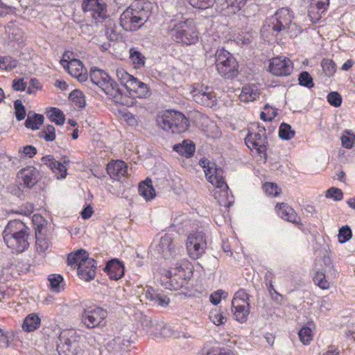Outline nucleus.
<instances>
[{"mask_svg": "<svg viewBox=\"0 0 355 355\" xmlns=\"http://www.w3.org/2000/svg\"><path fill=\"white\" fill-rule=\"evenodd\" d=\"M3 237L12 252L21 253L29 247V229L19 220H10L6 225Z\"/></svg>", "mask_w": 355, "mask_h": 355, "instance_id": "obj_1", "label": "nucleus"}, {"mask_svg": "<svg viewBox=\"0 0 355 355\" xmlns=\"http://www.w3.org/2000/svg\"><path fill=\"white\" fill-rule=\"evenodd\" d=\"M89 75L91 81L112 98L115 103L128 105L125 98L118 85L105 71L92 67Z\"/></svg>", "mask_w": 355, "mask_h": 355, "instance_id": "obj_2", "label": "nucleus"}, {"mask_svg": "<svg viewBox=\"0 0 355 355\" xmlns=\"http://www.w3.org/2000/svg\"><path fill=\"white\" fill-rule=\"evenodd\" d=\"M88 256L86 250L80 249L69 253L67 257L68 264L71 266H78V275L85 281H90L96 275V262Z\"/></svg>", "mask_w": 355, "mask_h": 355, "instance_id": "obj_3", "label": "nucleus"}, {"mask_svg": "<svg viewBox=\"0 0 355 355\" xmlns=\"http://www.w3.org/2000/svg\"><path fill=\"white\" fill-rule=\"evenodd\" d=\"M157 125L166 132L173 134L184 132L189 126V120L181 112L165 110L157 117Z\"/></svg>", "mask_w": 355, "mask_h": 355, "instance_id": "obj_4", "label": "nucleus"}, {"mask_svg": "<svg viewBox=\"0 0 355 355\" xmlns=\"http://www.w3.org/2000/svg\"><path fill=\"white\" fill-rule=\"evenodd\" d=\"M150 14L139 3L132 4L120 16V24L125 31H135L148 19Z\"/></svg>", "mask_w": 355, "mask_h": 355, "instance_id": "obj_5", "label": "nucleus"}, {"mask_svg": "<svg viewBox=\"0 0 355 355\" xmlns=\"http://www.w3.org/2000/svg\"><path fill=\"white\" fill-rule=\"evenodd\" d=\"M216 65L218 73L225 79L232 80L239 73V65L234 57L225 49L216 53Z\"/></svg>", "mask_w": 355, "mask_h": 355, "instance_id": "obj_6", "label": "nucleus"}, {"mask_svg": "<svg viewBox=\"0 0 355 355\" xmlns=\"http://www.w3.org/2000/svg\"><path fill=\"white\" fill-rule=\"evenodd\" d=\"M171 35L177 42L191 45L198 40V36L193 19H187L174 25Z\"/></svg>", "mask_w": 355, "mask_h": 355, "instance_id": "obj_7", "label": "nucleus"}, {"mask_svg": "<svg viewBox=\"0 0 355 355\" xmlns=\"http://www.w3.org/2000/svg\"><path fill=\"white\" fill-rule=\"evenodd\" d=\"M57 351L59 355H79L81 348L76 340L74 329H65L60 332Z\"/></svg>", "mask_w": 355, "mask_h": 355, "instance_id": "obj_8", "label": "nucleus"}, {"mask_svg": "<svg viewBox=\"0 0 355 355\" xmlns=\"http://www.w3.org/2000/svg\"><path fill=\"white\" fill-rule=\"evenodd\" d=\"M245 142L249 148L254 149L264 161L266 160L268 139L264 127L257 125L255 131L250 130L245 139Z\"/></svg>", "mask_w": 355, "mask_h": 355, "instance_id": "obj_9", "label": "nucleus"}, {"mask_svg": "<svg viewBox=\"0 0 355 355\" xmlns=\"http://www.w3.org/2000/svg\"><path fill=\"white\" fill-rule=\"evenodd\" d=\"M82 9L96 24L108 17L107 5L103 0H83Z\"/></svg>", "mask_w": 355, "mask_h": 355, "instance_id": "obj_10", "label": "nucleus"}, {"mask_svg": "<svg viewBox=\"0 0 355 355\" xmlns=\"http://www.w3.org/2000/svg\"><path fill=\"white\" fill-rule=\"evenodd\" d=\"M207 248V239L203 232H198L189 236L187 249L189 257L198 259L202 257Z\"/></svg>", "mask_w": 355, "mask_h": 355, "instance_id": "obj_11", "label": "nucleus"}, {"mask_svg": "<svg viewBox=\"0 0 355 355\" xmlns=\"http://www.w3.org/2000/svg\"><path fill=\"white\" fill-rule=\"evenodd\" d=\"M195 102L213 108L217 105V97L211 87L204 85H197L191 92Z\"/></svg>", "mask_w": 355, "mask_h": 355, "instance_id": "obj_12", "label": "nucleus"}, {"mask_svg": "<svg viewBox=\"0 0 355 355\" xmlns=\"http://www.w3.org/2000/svg\"><path fill=\"white\" fill-rule=\"evenodd\" d=\"M107 311L101 307L89 306L81 313V321L87 328H94L106 318Z\"/></svg>", "mask_w": 355, "mask_h": 355, "instance_id": "obj_13", "label": "nucleus"}, {"mask_svg": "<svg viewBox=\"0 0 355 355\" xmlns=\"http://www.w3.org/2000/svg\"><path fill=\"white\" fill-rule=\"evenodd\" d=\"M178 248L173 242V236L169 234H166L162 236L155 248V253L165 259L174 258L178 255Z\"/></svg>", "mask_w": 355, "mask_h": 355, "instance_id": "obj_14", "label": "nucleus"}, {"mask_svg": "<svg viewBox=\"0 0 355 355\" xmlns=\"http://www.w3.org/2000/svg\"><path fill=\"white\" fill-rule=\"evenodd\" d=\"M326 265L324 272L317 271L313 277L314 283L322 289L329 288V280L335 279L338 275L331 264V259L329 257H324L323 259Z\"/></svg>", "mask_w": 355, "mask_h": 355, "instance_id": "obj_15", "label": "nucleus"}, {"mask_svg": "<svg viewBox=\"0 0 355 355\" xmlns=\"http://www.w3.org/2000/svg\"><path fill=\"white\" fill-rule=\"evenodd\" d=\"M292 12L286 8H282L275 14V22L272 23V30L277 33L288 31L292 26L295 25L292 24Z\"/></svg>", "mask_w": 355, "mask_h": 355, "instance_id": "obj_16", "label": "nucleus"}, {"mask_svg": "<svg viewBox=\"0 0 355 355\" xmlns=\"http://www.w3.org/2000/svg\"><path fill=\"white\" fill-rule=\"evenodd\" d=\"M17 176L20 186L26 189H32L40 179V172L34 166H27L21 169Z\"/></svg>", "mask_w": 355, "mask_h": 355, "instance_id": "obj_17", "label": "nucleus"}, {"mask_svg": "<svg viewBox=\"0 0 355 355\" xmlns=\"http://www.w3.org/2000/svg\"><path fill=\"white\" fill-rule=\"evenodd\" d=\"M201 166L204 168V172L207 180L212 185H218V184L224 183V171L218 167L217 165L212 162L208 160L200 161Z\"/></svg>", "mask_w": 355, "mask_h": 355, "instance_id": "obj_18", "label": "nucleus"}, {"mask_svg": "<svg viewBox=\"0 0 355 355\" xmlns=\"http://www.w3.org/2000/svg\"><path fill=\"white\" fill-rule=\"evenodd\" d=\"M293 70L292 62L286 57L273 58L270 62L269 71L277 76H286Z\"/></svg>", "mask_w": 355, "mask_h": 355, "instance_id": "obj_19", "label": "nucleus"}, {"mask_svg": "<svg viewBox=\"0 0 355 355\" xmlns=\"http://www.w3.org/2000/svg\"><path fill=\"white\" fill-rule=\"evenodd\" d=\"M64 68L67 69L69 73L76 78L80 82H85L87 80V73L83 63L77 59H73L67 62L62 60Z\"/></svg>", "mask_w": 355, "mask_h": 355, "instance_id": "obj_20", "label": "nucleus"}, {"mask_svg": "<svg viewBox=\"0 0 355 355\" xmlns=\"http://www.w3.org/2000/svg\"><path fill=\"white\" fill-rule=\"evenodd\" d=\"M329 4V0H311L308 8V15L311 20L314 23L318 21Z\"/></svg>", "mask_w": 355, "mask_h": 355, "instance_id": "obj_21", "label": "nucleus"}, {"mask_svg": "<svg viewBox=\"0 0 355 355\" xmlns=\"http://www.w3.org/2000/svg\"><path fill=\"white\" fill-rule=\"evenodd\" d=\"M107 173L110 177L114 180H120L121 178L125 176L128 170V166L122 160H115L110 162L107 166Z\"/></svg>", "mask_w": 355, "mask_h": 355, "instance_id": "obj_22", "label": "nucleus"}, {"mask_svg": "<svg viewBox=\"0 0 355 355\" xmlns=\"http://www.w3.org/2000/svg\"><path fill=\"white\" fill-rule=\"evenodd\" d=\"M42 162L46 165L58 179L64 178L67 175V167L60 162L56 161L52 155H46L42 158Z\"/></svg>", "mask_w": 355, "mask_h": 355, "instance_id": "obj_23", "label": "nucleus"}, {"mask_svg": "<svg viewBox=\"0 0 355 355\" xmlns=\"http://www.w3.org/2000/svg\"><path fill=\"white\" fill-rule=\"evenodd\" d=\"M191 272V264L186 259H180L171 267L166 272V275H178L183 278H187L188 275Z\"/></svg>", "mask_w": 355, "mask_h": 355, "instance_id": "obj_24", "label": "nucleus"}, {"mask_svg": "<svg viewBox=\"0 0 355 355\" xmlns=\"http://www.w3.org/2000/svg\"><path fill=\"white\" fill-rule=\"evenodd\" d=\"M276 209L282 218L294 224H300L301 220L300 216L288 205L284 202L279 203L276 205Z\"/></svg>", "mask_w": 355, "mask_h": 355, "instance_id": "obj_25", "label": "nucleus"}, {"mask_svg": "<svg viewBox=\"0 0 355 355\" xmlns=\"http://www.w3.org/2000/svg\"><path fill=\"white\" fill-rule=\"evenodd\" d=\"M130 94L135 95L140 98H146L150 95L149 87L144 83L140 81L137 78L130 82V86L127 89Z\"/></svg>", "mask_w": 355, "mask_h": 355, "instance_id": "obj_26", "label": "nucleus"}, {"mask_svg": "<svg viewBox=\"0 0 355 355\" xmlns=\"http://www.w3.org/2000/svg\"><path fill=\"white\" fill-rule=\"evenodd\" d=\"M214 186L216 187L214 193L215 199L218 200L221 206H230L232 203V200H231L232 196H230L229 195V188L225 182L224 181V183Z\"/></svg>", "mask_w": 355, "mask_h": 355, "instance_id": "obj_27", "label": "nucleus"}, {"mask_svg": "<svg viewBox=\"0 0 355 355\" xmlns=\"http://www.w3.org/2000/svg\"><path fill=\"white\" fill-rule=\"evenodd\" d=\"M105 271L111 279L118 280L124 275V266L118 259H112L107 263Z\"/></svg>", "mask_w": 355, "mask_h": 355, "instance_id": "obj_28", "label": "nucleus"}, {"mask_svg": "<svg viewBox=\"0 0 355 355\" xmlns=\"http://www.w3.org/2000/svg\"><path fill=\"white\" fill-rule=\"evenodd\" d=\"M162 322L156 319L145 317L141 322L143 329L152 338H157L158 334L162 326Z\"/></svg>", "mask_w": 355, "mask_h": 355, "instance_id": "obj_29", "label": "nucleus"}, {"mask_svg": "<svg viewBox=\"0 0 355 355\" xmlns=\"http://www.w3.org/2000/svg\"><path fill=\"white\" fill-rule=\"evenodd\" d=\"M232 312L236 320L243 323L247 321L250 313V304H243L232 302Z\"/></svg>", "mask_w": 355, "mask_h": 355, "instance_id": "obj_30", "label": "nucleus"}, {"mask_svg": "<svg viewBox=\"0 0 355 355\" xmlns=\"http://www.w3.org/2000/svg\"><path fill=\"white\" fill-rule=\"evenodd\" d=\"M259 94V89L257 85H247L243 87L239 98L241 101L250 102L254 101Z\"/></svg>", "mask_w": 355, "mask_h": 355, "instance_id": "obj_31", "label": "nucleus"}, {"mask_svg": "<svg viewBox=\"0 0 355 355\" xmlns=\"http://www.w3.org/2000/svg\"><path fill=\"white\" fill-rule=\"evenodd\" d=\"M145 296L147 299L161 306H166L170 302V299L162 293H157L152 288L146 291Z\"/></svg>", "mask_w": 355, "mask_h": 355, "instance_id": "obj_32", "label": "nucleus"}, {"mask_svg": "<svg viewBox=\"0 0 355 355\" xmlns=\"http://www.w3.org/2000/svg\"><path fill=\"white\" fill-rule=\"evenodd\" d=\"M173 150L185 157H191L195 152V144L189 140H184L182 144H175Z\"/></svg>", "mask_w": 355, "mask_h": 355, "instance_id": "obj_33", "label": "nucleus"}, {"mask_svg": "<svg viewBox=\"0 0 355 355\" xmlns=\"http://www.w3.org/2000/svg\"><path fill=\"white\" fill-rule=\"evenodd\" d=\"M314 328V324L311 322L306 325L303 326L298 332L300 341L304 345H308L313 340L312 329Z\"/></svg>", "mask_w": 355, "mask_h": 355, "instance_id": "obj_34", "label": "nucleus"}, {"mask_svg": "<svg viewBox=\"0 0 355 355\" xmlns=\"http://www.w3.org/2000/svg\"><path fill=\"white\" fill-rule=\"evenodd\" d=\"M139 193L146 200L153 199L155 196V189L153 187L151 180H146L139 186Z\"/></svg>", "mask_w": 355, "mask_h": 355, "instance_id": "obj_35", "label": "nucleus"}, {"mask_svg": "<svg viewBox=\"0 0 355 355\" xmlns=\"http://www.w3.org/2000/svg\"><path fill=\"white\" fill-rule=\"evenodd\" d=\"M40 324V318L35 314L31 313L24 319L22 328L24 331L31 332L35 330Z\"/></svg>", "mask_w": 355, "mask_h": 355, "instance_id": "obj_36", "label": "nucleus"}, {"mask_svg": "<svg viewBox=\"0 0 355 355\" xmlns=\"http://www.w3.org/2000/svg\"><path fill=\"white\" fill-rule=\"evenodd\" d=\"M44 118L43 115L38 114L29 113L25 121L26 127L32 130H37L40 125L44 123Z\"/></svg>", "mask_w": 355, "mask_h": 355, "instance_id": "obj_37", "label": "nucleus"}, {"mask_svg": "<svg viewBox=\"0 0 355 355\" xmlns=\"http://www.w3.org/2000/svg\"><path fill=\"white\" fill-rule=\"evenodd\" d=\"M130 58L136 69H140L145 64V56L135 48L130 49Z\"/></svg>", "mask_w": 355, "mask_h": 355, "instance_id": "obj_38", "label": "nucleus"}, {"mask_svg": "<svg viewBox=\"0 0 355 355\" xmlns=\"http://www.w3.org/2000/svg\"><path fill=\"white\" fill-rule=\"evenodd\" d=\"M48 280L50 282V288L52 291L59 293L64 289L63 277L60 275L51 274L49 275Z\"/></svg>", "mask_w": 355, "mask_h": 355, "instance_id": "obj_39", "label": "nucleus"}, {"mask_svg": "<svg viewBox=\"0 0 355 355\" xmlns=\"http://www.w3.org/2000/svg\"><path fill=\"white\" fill-rule=\"evenodd\" d=\"M47 116L51 121L55 123L57 125H63L65 121V117L63 112L56 107H51L47 112Z\"/></svg>", "mask_w": 355, "mask_h": 355, "instance_id": "obj_40", "label": "nucleus"}, {"mask_svg": "<svg viewBox=\"0 0 355 355\" xmlns=\"http://www.w3.org/2000/svg\"><path fill=\"white\" fill-rule=\"evenodd\" d=\"M166 279H168V288L171 290L178 291L183 287L185 284L187 278H183L178 275L168 276L166 275Z\"/></svg>", "mask_w": 355, "mask_h": 355, "instance_id": "obj_41", "label": "nucleus"}, {"mask_svg": "<svg viewBox=\"0 0 355 355\" xmlns=\"http://www.w3.org/2000/svg\"><path fill=\"white\" fill-rule=\"evenodd\" d=\"M116 74L121 85H124L127 89L130 86V82H132L133 79H135L133 76L128 73L123 68L121 67L116 69Z\"/></svg>", "mask_w": 355, "mask_h": 355, "instance_id": "obj_42", "label": "nucleus"}, {"mask_svg": "<svg viewBox=\"0 0 355 355\" xmlns=\"http://www.w3.org/2000/svg\"><path fill=\"white\" fill-rule=\"evenodd\" d=\"M295 130L286 123H282L279 129V137L284 140H289L295 136Z\"/></svg>", "mask_w": 355, "mask_h": 355, "instance_id": "obj_43", "label": "nucleus"}, {"mask_svg": "<svg viewBox=\"0 0 355 355\" xmlns=\"http://www.w3.org/2000/svg\"><path fill=\"white\" fill-rule=\"evenodd\" d=\"M39 137L44 139L46 141H53L55 139V129L53 125H46L40 132Z\"/></svg>", "mask_w": 355, "mask_h": 355, "instance_id": "obj_44", "label": "nucleus"}, {"mask_svg": "<svg viewBox=\"0 0 355 355\" xmlns=\"http://www.w3.org/2000/svg\"><path fill=\"white\" fill-rule=\"evenodd\" d=\"M76 106L84 107L86 105L85 99L83 92L80 90H73L69 96Z\"/></svg>", "mask_w": 355, "mask_h": 355, "instance_id": "obj_45", "label": "nucleus"}, {"mask_svg": "<svg viewBox=\"0 0 355 355\" xmlns=\"http://www.w3.org/2000/svg\"><path fill=\"white\" fill-rule=\"evenodd\" d=\"M17 65V60L10 56L0 58V69L10 71Z\"/></svg>", "mask_w": 355, "mask_h": 355, "instance_id": "obj_46", "label": "nucleus"}, {"mask_svg": "<svg viewBox=\"0 0 355 355\" xmlns=\"http://www.w3.org/2000/svg\"><path fill=\"white\" fill-rule=\"evenodd\" d=\"M321 66L326 76L329 77L332 76L336 71V64L329 59H324L321 62Z\"/></svg>", "mask_w": 355, "mask_h": 355, "instance_id": "obj_47", "label": "nucleus"}, {"mask_svg": "<svg viewBox=\"0 0 355 355\" xmlns=\"http://www.w3.org/2000/svg\"><path fill=\"white\" fill-rule=\"evenodd\" d=\"M299 84L302 86L311 88L314 84L311 76L307 71L300 73L298 78Z\"/></svg>", "mask_w": 355, "mask_h": 355, "instance_id": "obj_48", "label": "nucleus"}, {"mask_svg": "<svg viewBox=\"0 0 355 355\" xmlns=\"http://www.w3.org/2000/svg\"><path fill=\"white\" fill-rule=\"evenodd\" d=\"M209 318L216 325H220L227 321V318L222 312L218 310L211 311Z\"/></svg>", "mask_w": 355, "mask_h": 355, "instance_id": "obj_49", "label": "nucleus"}, {"mask_svg": "<svg viewBox=\"0 0 355 355\" xmlns=\"http://www.w3.org/2000/svg\"><path fill=\"white\" fill-rule=\"evenodd\" d=\"M36 250L37 252L44 253L50 246V241L49 239L40 236L36 237Z\"/></svg>", "mask_w": 355, "mask_h": 355, "instance_id": "obj_50", "label": "nucleus"}, {"mask_svg": "<svg viewBox=\"0 0 355 355\" xmlns=\"http://www.w3.org/2000/svg\"><path fill=\"white\" fill-rule=\"evenodd\" d=\"M345 132L347 135H343L341 137L342 146L346 148H352L355 142V135L350 134L348 130H345Z\"/></svg>", "mask_w": 355, "mask_h": 355, "instance_id": "obj_51", "label": "nucleus"}, {"mask_svg": "<svg viewBox=\"0 0 355 355\" xmlns=\"http://www.w3.org/2000/svg\"><path fill=\"white\" fill-rule=\"evenodd\" d=\"M216 0H189V3L198 9H207L211 7Z\"/></svg>", "mask_w": 355, "mask_h": 355, "instance_id": "obj_52", "label": "nucleus"}, {"mask_svg": "<svg viewBox=\"0 0 355 355\" xmlns=\"http://www.w3.org/2000/svg\"><path fill=\"white\" fill-rule=\"evenodd\" d=\"M232 302H237V304H250L249 303V295L245 292V290L241 289L238 291Z\"/></svg>", "mask_w": 355, "mask_h": 355, "instance_id": "obj_53", "label": "nucleus"}, {"mask_svg": "<svg viewBox=\"0 0 355 355\" xmlns=\"http://www.w3.org/2000/svg\"><path fill=\"white\" fill-rule=\"evenodd\" d=\"M263 189L267 195L271 196H278L281 191L276 184L272 182L265 183L263 186Z\"/></svg>", "mask_w": 355, "mask_h": 355, "instance_id": "obj_54", "label": "nucleus"}, {"mask_svg": "<svg viewBox=\"0 0 355 355\" xmlns=\"http://www.w3.org/2000/svg\"><path fill=\"white\" fill-rule=\"evenodd\" d=\"M15 112L18 121H21L25 118L26 111L21 100H16L14 103Z\"/></svg>", "mask_w": 355, "mask_h": 355, "instance_id": "obj_55", "label": "nucleus"}, {"mask_svg": "<svg viewBox=\"0 0 355 355\" xmlns=\"http://www.w3.org/2000/svg\"><path fill=\"white\" fill-rule=\"evenodd\" d=\"M162 326L157 338H169L174 335L175 331L171 326L164 324V322H162Z\"/></svg>", "mask_w": 355, "mask_h": 355, "instance_id": "obj_56", "label": "nucleus"}, {"mask_svg": "<svg viewBox=\"0 0 355 355\" xmlns=\"http://www.w3.org/2000/svg\"><path fill=\"white\" fill-rule=\"evenodd\" d=\"M326 197L338 201L343 199V193L340 189L331 187L327 191Z\"/></svg>", "mask_w": 355, "mask_h": 355, "instance_id": "obj_57", "label": "nucleus"}, {"mask_svg": "<svg viewBox=\"0 0 355 355\" xmlns=\"http://www.w3.org/2000/svg\"><path fill=\"white\" fill-rule=\"evenodd\" d=\"M352 237V231L348 226L342 227L338 233V239L340 243H345Z\"/></svg>", "mask_w": 355, "mask_h": 355, "instance_id": "obj_58", "label": "nucleus"}, {"mask_svg": "<svg viewBox=\"0 0 355 355\" xmlns=\"http://www.w3.org/2000/svg\"><path fill=\"white\" fill-rule=\"evenodd\" d=\"M327 100L330 105L339 107L342 103V97L336 92H331L327 96Z\"/></svg>", "mask_w": 355, "mask_h": 355, "instance_id": "obj_59", "label": "nucleus"}, {"mask_svg": "<svg viewBox=\"0 0 355 355\" xmlns=\"http://www.w3.org/2000/svg\"><path fill=\"white\" fill-rule=\"evenodd\" d=\"M19 153H21V157H28L32 158L37 153V149L32 145L24 146L22 149L19 150Z\"/></svg>", "mask_w": 355, "mask_h": 355, "instance_id": "obj_60", "label": "nucleus"}, {"mask_svg": "<svg viewBox=\"0 0 355 355\" xmlns=\"http://www.w3.org/2000/svg\"><path fill=\"white\" fill-rule=\"evenodd\" d=\"M227 293L222 290H218L210 295V301L212 304L216 305L220 303L222 297L225 298Z\"/></svg>", "mask_w": 355, "mask_h": 355, "instance_id": "obj_61", "label": "nucleus"}, {"mask_svg": "<svg viewBox=\"0 0 355 355\" xmlns=\"http://www.w3.org/2000/svg\"><path fill=\"white\" fill-rule=\"evenodd\" d=\"M26 87V83L23 78L15 79L12 82V87L17 91H24Z\"/></svg>", "mask_w": 355, "mask_h": 355, "instance_id": "obj_62", "label": "nucleus"}, {"mask_svg": "<svg viewBox=\"0 0 355 355\" xmlns=\"http://www.w3.org/2000/svg\"><path fill=\"white\" fill-rule=\"evenodd\" d=\"M40 87V83L37 79H31L30 81L29 86L28 87L27 92L28 93L31 94L35 92V90L38 89Z\"/></svg>", "mask_w": 355, "mask_h": 355, "instance_id": "obj_63", "label": "nucleus"}, {"mask_svg": "<svg viewBox=\"0 0 355 355\" xmlns=\"http://www.w3.org/2000/svg\"><path fill=\"white\" fill-rule=\"evenodd\" d=\"M93 214L92 207L90 205L87 206L82 211L81 216L83 219H88Z\"/></svg>", "mask_w": 355, "mask_h": 355, "instance_id": "obj_64", "label": "nucleus"}]
</instances>
